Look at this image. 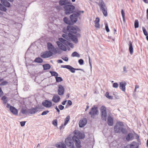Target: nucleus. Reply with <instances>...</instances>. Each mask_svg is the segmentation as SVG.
<instances>
[{"label":"nucleus","mask_w":148,"mask_h":148,"mask_svg":"<svg viewBox=\"0 0 148 148\" xmlns=\"http://www.w3.org/2000/svg\"><path fill=\"white\" fill-rule=\"evenodd\" d=\"M74 132L75 135L73 137L72 139L74 142L76 147L77 148H80V142L79 139L84 138L85 137V135L84 134L81 133L79 131H75Z\"/></svg>","instance_id":"nucleus-1"},{"label":"nucleus","mask_w":148,"mask_h":148,"mask_svg":"<svg viewBox=\"0 0 148 148\" xmlns=\"http://www.w3.org/2000/svg\"><path fill=\"white\" fill-rule=\"evenodd\" d=\"M56 43L60 49L65 51L66 50V48L65 45H69L72 48L73 47V45L72 43L68 42L67 40L62 38H59V41L56 42Z\"/></svg>","instance_id":"nucleus-2"},{"label":"nucleus","mask_w":148,"mask_h":148,"mask_svg":"<svg viewBox=\"0 0 148 148\" xmlns=\"http://www.w3.org/2000/svg\"><path fill=\"white\" fill-rule=\"evenodd\" d=\"M65 10V13L66 14H69L72 13L75 9V7L71 5L67 4L64 6Z\"/></svg>","instance_id":"nucleus-3"},{"label":"nucleus","mask_w":148,"mask_h":148,"mask_svg":"<svg viewBox=\"0 0 148 148\" xmlns=\"http://www.w3.org/2000/svg\"><path fill=\"white\" fill-rule=\"evenodd\" d=\"M123 123L122 122H117L114 128L115 132L118 133L121 132H123Z\"/></svg>","instance_id":"nucleus-4"},{"label":"nucleus","mask_w":148,"mask_h":148,"mask_svg":"<svg viewBox=\"0 0 148 148\" xmlns=\"http://www.w3.org/2000/svg\"><path fill=\"white\" fill-rule=\"evenodd\" d=\"M67 30L69 32V33H73L76 34L77 32H79L80 30L76 26H68L67 27Z\"/></svg>","instance_id":"nucleus-5"},{"label":"nucleus","mask_w":148,"mask_h":148,"mask_svg":"<svg viewBox=\"0 0 148 148\" xmlns=\"http://www.w3.org/2000/svg\"><path fill=\"white\" fill-rule=\"evenodd\" d=\"M47 46L48 51L52 52L53 54H56L58 53L56 49L55 48L54 46L51 43L48 42L47 43Z\"/></svg>","instance_id":"nucleus-6"},{"label":"nucleus","mask_w":148,"mask_h":148,"mask_svg":"<svg viewBox=\"0 0 148 148\" xmlns=\"http://www.w3.org/2000/svg\"><path fill=\"white\" fill-rule=\"evenodd\" d=\"M98 113L97 108L93 106L92 108L90 111L89 112V114L91 115L92 117L94 118L95 116L97 115Z\"/></svg>","instance_id":"nucleus-7"},{"label":"nucleus","mask_w":148,"mask_h":148,"mask_svg":"<svg viewBox=\"0 0 148 148\" xmlns=\"http://www.w3.org/2000/svg\"><path fill=\"white\" fill-rule=\"evenodd\" d=\"M53 54L52 52L47 51L42 53L41 54V56L44 58H48L52 56Z\"/></svg>","instance_id":"nucleus-8"},{"label":"nucleus","mask_w":148,"mask_h":148,"mask_svg":"<svg viewBox=\"0 0 148 148\" xmlns=\"http://www.w3.org/2000/svg\"><path fill=\"white\" fill-rule=\"evenodd\" d=\"M42 104L45 107L47 108H50L52 106V103L51 101L45 100L42 102Z\"/></svg>","instance_id":"nucleus-9"},{"label":"nucleus","mask_w":148,"mask_h":148,"mask_svg":"<svg viewBox=\"0 0 148 148\" xmlns=\"http://www.w3.org/2000/svg\"><path fill=\"white\" fill-rule=\"evenodd\" d=\"M58 94L60 95H62L64 94V87L61 85L58 86Z\"/></svg>","instance_id":"nucleus-10"},{"label":"nucleus","mask_w":148,"mask_h":148,"mask_svg":"<svg viewBox=\"0 0 148 148\" xmlns=\"http://www.w3.org/2000/svg\"><path fill=\"white\" fill-rule=\"evenodd\" d=\"M60 98L57 95H54L52 99V101L55 103H57L60 101Z\"/></svg>","instance_id":"nucleus-11"},{"label":"nucleus","mask_w":148,"mask_h":148,"mask_svg":"<svg viewBox=\"0 0 148 148\" xmlns=\"http://www.w3.org/2000/svg\"><path fill=\"white\" fill-rule=\"evenodd\" d=\"M87 122V120L85 118H83L80 120L79 123V127H84L86 124Z\"/></svg>","instance_id":"nucleus-12"},{"label":"nucleus","mask_w":148,"mask_h":148,"mask_svg":"<svg viewBox=\"0 0 148 148\" xmlns=\"http://www.w3.org/2000/svg\"><path fill=\"white\" fill-rule=\"evenodd\" d=\"M70 18L72 22L74 23H76L77 20L78 16L75 14H73L70 16Z\"/></svg>","instance_id":"nucleus-13"},{"label":"nucleus","mask_w":148,"mask_h":148,"mask_svg":"<svg viewBox=\"0 0 148 148\" xmlns=\"http://www.w3.org/2000/svg\"><path fill=\"white\" fill-rule=\"evenodd\" d=\"M69 37L71 39L73 42L75 43H77L78 40L77 37L76 36L71 33L69 34Z\"/></svg>","instance_id":"nucleus-14"},{"label":"nucleus","mask_w":148,"mask_h":148,"mask_svg":"<svg viewBox=\"0 0 148 148\" xmlns=\"http://www.w3.org/2000/svg\"><path fill=\"white\" fill-rule=\"evenodd\" d=\"M102 120L105 121L106 120V116H107L106 111V108L102 106Z\"/></svg>","instance_id":"nucleus-15"},{"label":"nucleus","mask_w":148,"mask_h":148,"mask_svg":"<svg viewBox=\"0 0 148 148\" xmlns=\"http://www.w3.org/2000/svg\"><path fill=\"white\" fill-rule=\"evenodd\" d=\"M126 83L125 82H121L119 83V88L123 91L125 92V86Z\"/></svg>","instance_id":"nucleus-16"},{"label":"nucleus","mask_w":148,"mask_h":148,"mask_svg":"<svg viewBox=\"0 0 148 148\" xmlns=\"http://www.w3.org/2000/svg\"><path fill=\"white\" fill-rule=\"evenodd\" d=\"M113 118L110 116H109L108 117L107 119V123L109 126H112L113 124Z\"/></svg>","instance_id":"nucleus-17"},{"label":"nucleus","mask_w":148,"mask_h":148,"mask_svg":"<svg viewBox=\"0 0 148 148\" xmlns=\"http://www.w3.org/2000/svg\"><path fill=\"white\" fill-rule=\"evenodd\" d=\"M10 110L11 112L14 115H16L18 114L17 110L13 106L11 107Z\"/></svg>","instance_id":"nucleus-18"},{"label":"nucleus","mask_w":148,"mask_h":148,"mask_svg":"<svg viewBox=\"0 0 148 148\" xmlns=\"http://www.w3.org/2000/svg\"><path fill=\"white\" fill-rule=\"evenodd\" d=\"M99 18L98 17H97L96 18L94 21L95 26L97 28H99L100 26V25L99 24Z\"/></svg>","instance_id":"nucleus-19"},{"label":"nucleus","mask_w":148,"mask_h":148,"mask_svg":"<svg viewBox=\"0 0 148 148\" xmlns=\"http://www.w3.org/2000/svg\"><path fill=\"white\" fill-rule=\"evenodd\" d=\"M38 111V109L36 108L30 109H28V112L30 114H34Z\"/></svg>","instance_id":"nucleus-20"},{"label":"nucleus","mask_w":148,"mask_h":148,"mask_svg":"<svg viewBox=\"0 0 148 148\" xmlns=\"http://www.w3.org/2000/svg\"><path fill=\"white\" fill-rule=\"evenodd\" d=\"M1 1L2 4L6 7H9L10 6V3L5 0H1Z\"/></svg>","instance_id":"nucleus-21"},{"label":"nucleus","mask_w":148,"mask_h":148,"mask_svg":"<svg viewBox=\"0 0 148 148\" xmlns=\"http://www.w3.org/2000/svg\"><path fill=\"white\" fill-rule=\"evenodd\" d=\"M1 99L3 101V103L4 106H5L8 101V98L5 96H3L1 97Z\"/></svg>","instance_id":"nucleus-22"},{"label":"nucleus","mask_w":148,"mask_h":148,"mask_svg":"<svg viewBox=\"0 0 148 148\" xmlns=\"http://www.w3.org/2000/svg\"><path fill=\"white\" fill-rule=\"evenodd\" d=\"M130 148H138V144L135 142L132 143L130 145Z\"/></svg>","instance_id":"nucleus-23"},{"label":"nucleus","mask_w":148,"mask_h":148,"mask_svg":"<svg viewBox=\"0 0 148 148\" xmlns=\"http://www.w3.org/2000/svg\"><path fill=\"white\" fill-rule=\"evenodd\" d=\"M103 6H103L102 4V12L104 16L105 17H106L108 15L107 8H104Z\"/></svg>","instance_id":"nucleus-24"},{"label":"nucleus","mask_w":148,"mask_h":148,"mask_svg":"<svg viewBox=\"0 0 148 148\" xmlns=\"http://www.w3.org/2000/svg\"><path fill=\"white\" fill-rule=\"evenodd\" d=\"M56 146L58 148H65L66 147V145L62 143H60L56 144Z\"/></svg>","instance_id":"nucleus-25"},{"label":"nucleus","mask_w":148,"mask_h":148,"mask_svg":"<svg viewBox=\"0 0 148 148\" xmlns=\"http://www.w3.org/2000/svg\"><path fill=\"white\" fill-rule=\"evenodd\" d=\"M129 50L130 53L132 54L133 53V47L131 41L129 42Z\"/></svg>","instance_id":"nucleus-26"},{"label":"nucleus","mask_w":148,"mask_h":148,"mask_svg":"<svg viewBox=\"0 0 148 148\" xmlns=\"http://www.w3.org/2000/svg\"><path fill=\"white\" fill-rule=\"evenodd\" d=\"M133 137V134L132 133L129 134L126 137V140H131Z\"/></svg>","instance_id":"nucleus-27"},{"label":"nucleus","mask_w":148,"mask_h":148,"mask_svg":"<svg viewBox=\"0 0 148 148\" xmlns=\"http://www.w3.org/2000/svg\"><path fill=\"white\" fill-rule=\"evenodd\" d=\"M42 62V60L41 58H36L34 60V62H35L41 63Z\"/></svg>","instance_id":"nucleus-28"},{"label":"nucleus","mask_w":148,"mask_h":148,"mask_svg":"<svg viewBox=\"0 0 148 148\" xmlns=\"http://www.w3.org/2000/svg\"><path fill=\"white\" fill-rule=\"evenodd\" d=\"M71 56L72 57H77L79 58L80 57V55L76 51H75L72 53Z\"/></svg>","instance_id":"nucleus-29"},{"label":"nucleus","mask_w":148,"mask_h":148,"mask_svg":"<svg viewBox=\"0 0 148 148\" xmlns=\"http://www.w3.org/2000/svg\"><path fill=\"white\" fill-rule=\"evenodd\" d=\"M43 66L44 70H46L49 69L50 68V66L49 64H46L43 65Z\"/></svg>","instance_id":"nucleus-30"},{"label":"nucleus","mask_w":148,"mask_h":148,"mask_svg":"<svg viewBox=\"0 0 148 148\" xmlns=\"http://www.w3.org/2000/svg\"><path fill=\"white\" fill-rule=\"evenodd\" d=\"M70 119V116H67L65 119L64 125L65 126L68 123Z\"/></svg>","instance_id":"nucleus-31"},{"label":"nucleus","mask_w":148,"mask_h":148,"mask_svg":"<svg viewBox=\"0 0 148 148\" xmlns=\"http://www.w3.org/2000/svg\"><path fill=\"white\" fill-rule=\"evenodd\" d=\"M0 10L5 12L6 11L7 9L4 7L3 5L0 3Z\"/></svg>","instance_id":"nucleus-32"},{"label":"nucleus","mask_w":148,"mask_h":148,"mask_svg":"<svg viewBox=\"0 0 148 148\" xmlns=\"http://www.w3.org/2000/svg\"><path fill=\"white\" fill-rule=\"evenodd\" d=\"M56 82H59L62 81V79L60 77H55Z\"/></svg>","instance_id":"nucleus-33"},{"label":"nucleus","mask_w":148,"mask_h":148,"mask_svg":"<svg viewBox=\"0 0 148 148\" xmlns=\"http://www.w3.org/2000/svg\"><path fill=\"white\" fill-rule=\"evenodd\" d=\"M105 96L107 98L109 99H112L113 98L112 96L109 95V94L108 92H106V93Z\"/></svg>","instance_id":"nucleus-34"},{"label":"nucleus","mask_w":148,"mask_h":148,"mask_svg":"<svg viewBox=\"0 0 148 148\" xmlns=\"http://www.w3.org/2000/svg\"><path fill=\"white\" fill-rule=\"evenodd\" d=\"M63 20L64 22L66 24H70V21L69 20V19L65 17L64 18Z\"/></svg>","instance_id":"nucleus-35"},{"label":"nucleus","mask_w":148,"mask_h":148,"mask_svg":"<svg viewBox=\"0 0 148 148\" xmlns=\"http://www.w3.org/2000/svg\"><path fill=\"white\" fill-rule=\"evenodd\" d=\"M84 11H80L79 10H76L75 11V14H77V16H78V17L81 14V13H84Z\"/></svg>","instance_id":"nucleus-36"},{"label":"nucleus","mask_w":148,"mask_h":148,"mask_svg":"<svg viewBox=\"0 0 148 148\" xmlns=\"http://www.w3.org/2000/svg\"><path fill=\"white\" fill-rule=\"evenodd\" d=\"M50 73H51V75L53 76L57 77L58 76V73L54 71H50Z\"/></svg>","instance_id":"nucleus-37"},{"label":"nucleus","mask_w":148,"mask_h":148,"mask_svg":"<svg viewBox=\"0 0 148 148\" xmlns=\"http://www.w3.org/2000/svg\"><path fill=\"white\" fill-rule=\"evenodd\" d=\"M52 124L55 126H57L58 125V120L57 119H55L52 121Z\"/></svg>","instance_id":"nucleus-38"},{"label":"nucleus","mask_w":148,"mask_h":148,"mask_svg":"<svg viewBox=\"0 0 148 148\" xmlns=\"http://www.w3.org/2000/svg\"><path fill=\"white\" fill-rule=\"evenodd\" d=\"M62 67L63 68H66L70 70L71 69L72 67L69 65H65L62 66Z\"/></svg>","instance_id":"nucleus-39"},{"label":"nucleus","mask_w":148,"mask_h":148,"mask_svg":"<svg viewBox=\"0 0 148 148\" xmlns=\"http://www.w3.org/2000/svg\"><path fill=\"white\" fill-rule=\"evenodd\" d=\"M134 27L135 28H137L138 27V22L137 20H135V21Z\"/></svg>","instance_id":"nucleus-40"},{"label":"nucleus","mask_w":148,"mask_h":148,"mask_svg":"<svg viewBox=\"0 0 148 148\" xmlns=\"http://www.w3.org/2000/svg\"><path fill=\"white\" fill-rule=\"evenodd\" d=\"M62 36L67 40L69 39V34H63L62 35Z\"/></svg>","instance_id":"nucleus-41"},{"label":"nucleus","mask_w":148,"mask_h":148,"mask_svg":"<svg viewBox=\"0 0 148 148\" xmlns=\"http://www.w3.org/2000/svg\"><path fill=\"white\" fill-rule=\"evenodd\" d=\"M65 2L64 1H62V0H61V1H60L59 2V4L60 5H65Z\"/></svg>","instance_id":"nucleus-42"},{"label":"nucleus","mask_w":148,"mask_h":148,"mask_svg":"<svg viewBox=\"0 0 148 148\" xmlns=\"http://www.w3.org/2000/svg\"><path fill=\"white\" fill-rule=\"evenodd\" d=\"M49 112V111L48 110H46L43 111L41 114L42 115H46Z\"/></svg>","instance_id":"nucleus-43"},{"label":"nucleus","mask_w":148,"mask_h":148,"mask_svg":"<svg viewBox=\"0 0 148 148\" xmlns=\"http://www.w3.org/2000/svg\"><path fill=\"white\" fill-rule=\"evenodd\" d=\"M27 111L25 109H23L21 110V112L23 114H25L27 113Z\"/></svg>","instance_id":"nucleus-44"},{"label":"nucleus","mask_w":148,"mask_h":148,"mask_svg":"<svg viewBox=\"0 0 148 148\" xmlns=\"http://www.w3.org/2000/svg\"><path fill=\"white\" fill-rule=\"evenodd\" d=\"M84 62V60L82 59H80L78 61V62L80 65H83Z\"/></svg>","instance_id":"nucleus-45"},{"label":"nucleus","mask_w":148,"mask_h":148,"mask_svg":"<svg viewBox=\"0 0 148 148\" xmlns=\"http://www.w3.org/2000/svg\"><path fill=\"white\" fill-rule=\"evenodd\" d=\"M7 108H10V107L12 106H11L9 103H7L5 106H4Z\"/></svg>","instance_id":"nucleus-46"},{"label":"nucleus","mask_w":148,"mask_h":148,"mask_svg":"<svg viewBox=\"0 0 148 148\" xmlns=\"http://www.w3.org/2000/svg\"><path fill=\"white\" fill-rule=\"evenodd\" d=\"M118 85L117 83H115L113 84V87L115 88H118Z\"/></svg>","instance_id":"nucleus-47"},{"label":"nucleus","mask_w":148,"mask_h":148,"mask_svg":"<svg viewBox=\"0 0 148 148\" xmlns=\"http://www.w3.org/2000/svg\"><path fill=\"white\" fill-rule=\"evenodd\" d=\"M105 28L107 32H109L110 30L108 28V24L107 23L105 24Z\"/></svg>","instance_id":"nucleus-48"},{"label":"nucleus","mask_w":148,"mask_h":148,"mask_svg":"<svg viewBox=\"0 0 148 148\" xmlns=\"http://www.w3.org/2000/svg\"><path fill=\"white\" fill-rule=\"evenodd\" d=\"M143 32L144 35L146 36H147L148 33H147V32L146 30V29H145L143 28Z\"/></svg>","instance_id":"nucleus-49"},{"label":"nucleus","mask_w":148,"mask_h":148,"mask_svg":"<svg viewBox=\"0 0 148 148\" xmlns=\"http://www.w3.org/2000/svg\"><path fill=\"white\" fill-rule=\"evenodd\" d=\"M58 108L60 110H62L64 109V107L61 105H60L58 106Z\"/></svg>","instance_id":"nucleus-50"},{"label":"nucleus","mask_w":148,"mask_h":148,"mask_svg":"<svg viewBox=\"0 0 148 148\" xmlns=\"http://www.w3.org/2000/svg\"><path fill=\"white\" fill-rule=\"evenodd\" d=\"M75 69L73 67H72L70 71L72 73H74L75 72Z\"/></svg>","instance_id":"nucleus-51"},{"label":"nucleus","mask_w":148,"mask_h":148,"mask_svg":"<svg viewBox=\"0 0 148 148\" xmlns=\"http://www.w3.org/2000/svg\"><path fill=\"white\" fill-rule=\"evenodd\" d=\"M75 69L73 67H72L70 71L72 73H74L75 72Z\"/></svg>","instance_id":"nucleus-52"},{"label":"nucleus","mask_w":148,"mask_h":148,"mask_svg":"<svg viewBox=\"0 0 148 148\" xmlns=\"http://www.w3.org/2000/svg\"><path fill=\"white\" fill-rule=\"evenodd\" d=\"M8 84V82L6 81H3L2 82L0 85H6Z\"/></svg>","instance_id":"nucleus-53"},{"label":"nucleus","mask_w":148,"mask_h":148,"mask_svg":"<svg viewBox=\"0 0 148 148\" xmlns=\"http://www.w3.org/2000/svg\"><path fill=\"white\" fill-rule=\"evenodd\" d=\"M62 60L65 61H68L69 60L68 58L66 57H62Z\"/></svg>","instance_id":"nucleus-54"},{"label":"nucleus","mask_w":148,"mask_h":148,"mask_svg":"<svg viewBox=\"0 0 148 148\" xmlns=\"http://www.w3.org/2000/svg\"><path fill=\"white\" fill-rule=\"evenodd\" d=\"M26 121H22L20 122L21 125V126L23 127L25 125Z\"/></svg>","instance_id":"nucleus-55"},{"label":"nucleus","mask_w":148,"mask_h":148,"mask_svg":"<svg viewBox=\"0 0 148 148\" xmlns=\"http://www.w3.org/2000/svg\"><path fill=\"white\" fill-rule=\"evenodd\" d=\"M121 13L122 16V17H125V13L123 10L122 9L121 10Z\"/></svg>","instance_id":"nucleus-56"},{"label":"nucleus","mask_w":148,"mask_h":148,"mask_svg":"<svg viewBox=\"0 0 148 148\" xmlns=\"http://www.w3.org/2000/svg\"><path fill=\"white\" fill-rule=\"evenodd\" d=\"M3 92L1 88H0V97L2 96L3 95Z\"/></svg>","instance_id":"nucleus-57"},{"label":"nucleus","mask_w":148,"mask_h":148,"mask_svg":"<svg viewBox=\"0 0 148 148\" xmlns=\"http://www.w3.org/2000/svg\"><path fill=\"white\" fill-rule=\"evenodd\" d=\"M67 103L69 106H71L72 104V101L71 100H69L68 101Z\"/></svg>","instance_id":"nucleus-58"},{"label":"nucleus","mask_w":148,"mask_h":148,"mask_svg":"<svg viewBox=\"0 0 148 148\" xmlns=\"http://www.w3.org/2000/svg\"><path fill=\"white\" fill-rule=\"evenodd\" d=\"M55 109L56 110L57 112H58V114L60 113V111L59 109L58 108L57 106H56L55 107Z\"/></svg>","instance_id":"nucleus-59"},{"label":"nucleus","mask_w":148,"mask_h":148,"mask_svg":"<svg viewBox=\"0 0 148 148\" xmlns=\"http://www.w3.org/2000/svg\"><path fill=\"white\" fill-rule=\"evenodd\" d=\"M58 63H62L63 62L61 60H58Z\"/></svg>","instance_id":"nucleus-60"},{"label":"nucleus","mask_w":148,"mask_h":148,"mask_svg":"<svg viewBox=\"0 0 148 148\" xmlns=\"http://www.w3.org/2000/svg\"><path fill=\"white\" fill-rule=\"evenodd\" d=\"M66 100H65V101H63L62 103V104L63 105H65V104H66Z\"/></svg>","instance_id":"nucleus-61"},{"label":"nucleus","mask_w":148,"mask_h":148,"mask_svg":"<svg viewBox=\"0 0 148 148\" xmlns=\"http://www.w3.org/2000/svg\"><path fill=\"white\" fill-rule=\"evenodd\" d=\"M123 71H124V72H126V71H126V68L125 66H124L123 67Z\"/></svg>","instance_id":"nucleus-62"},{"label":"nucleus","mask_w":148,"mask_h":148,"mask_svg":"<svg viewBox=\"0 0 148 148\" xmlns=\"http://www.w3.org/2000/svg\"><path fill=\"white\" fill-rule=\"evenodd\" d=\"M64 126L63 124H62L61 125V126H60V130H61L62 129V128Z\"/></svg>","instance_id":"nucleus-63"},{"label":"nucleus","mask_w":148,"mask_h":148,"mask_svg":"<svg viewBox=\"0 0 148 148\" xmlns=\"http://www.w3.org/2000/svg\"><path fill=\"white\" fill-rule=\"evenodd\" d=\"M89 108V106H86V109L85 110V111H86L87 109H88Z\"/></svg>","instance_id":"nucleus-64"}]
</instances>
